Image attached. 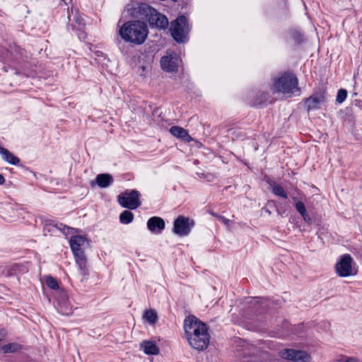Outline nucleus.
<instances>
[{
	"label": "nucleus",
	"instance_id": "f257e3e1",
	"mask_svg": "<svg viewBox=\"0 0 362 362\" xmlns=\"http://www.w3.org/2000/svg\"><path fill=\"white\" fill-rule=\"evenodd\" d=\"M184 329L190 346L199 351L207 348L210 337L206 324L194 316H189L184 321Z\"/></svg>",
	"mask_w": 362,
	"mask_h": 362
},
{
	"label": "nucleus",
	"instance_id": "f03ea898",
	"mask_svg": "<svg viewBox=\"0 0 362 362\" xmlns=\"http://www.w3.org/2000/svg\"><path fill=\"white\" fill-rule=\"evenodd\" d=\"M127 10L132 17L146 19L151 25L160 29L168 25L167 17L146 4H132L127 6Z\"/></svg>",
	"mask_w": 362,
	"mask_h": 362
},
{
	"label": "nucleus",
	"instance_id": "7ed1b4c3",
	"mask_svg": "<svg viewBox=\"0 0 362 362\" xmlns=\"http://www.w3.org/2000/svg\"><path fill=\"white\" fill-rule=\"evenodd\" d=\"M146 24L141 21H129L126 22L119 30L122 39L127 42L135 45L143 44L148 35Z\"/></svg>",
	"mask_w": 362,
	"mask_h": 362
},
{
	"label": "nucleus",
	"instance_id": "20e7f679",
	"mask_svg": "<svg viewBox=\"0 0 362 362\" xmlns=\"http://www.w3.org/2000/svg\"><path fill=\"white\" fill-rule=\"evenodd\" d=\"M298 80L297 77L291 73H284L274 81V89L284 94L298 92Z\"/></svg>",
	"mask_w": 362,
	"mask_h": 362
},
{
	"label": "nucleus",
	"instance_id": "39448f33",
	"mask_svg": "<svg viewBox=\"0 0 362 362\" xmlns=\"http://www.w3.org/2000/svg\"><path fill=\"white\" fill-rule=\"evenodd\" d=\"M189 28L187 19L180 16L171 22L170 31L173 39L177 42H182L187 38Z\"/></svg>",
	"mask_w": 362,
	"mask_h": 362
},
{
	"label": "nucleus",
	"instance_id": "423d86ee",
	"mask_svg": "<svg viewBox=\"0 0 362 362\" xmlns=\"http://www.w3.org/2000/svg\"><path fill=\"white\" fill-rule=\"evenodd\" d=\"M140 193L136 189L126 191L118 196L119 204L124 208L136 209L140 205Z\"/></svg>",
	"mask_w": 362,
	"mask_h": 362
},
{
	"label": "nucleus",
	"instance_id": "0eeeda50",
	"mask_svg": "<svg viewBox=\"0 0 362 362\" xmlns=\"http://www.w3.org/2000/svg\"><path fill=\"white\" fill-rule=\"evenodd\" d=\"M195 223L193 219L184 216H179L173 223V233L179 236L188 235L192 228L194 226Z\"/></svg>",
	"mask_w": 362,
	"mask_h": 362
},
{
	"label": "nucleus",
	"instance_id": "6e6552de",
	"mask_svg": "<svg viewBox=\"0 0 362 362\" xmlns=\"http://www.w3.org/2000/svg\"><path fill=\"white\" fill-rule=\"evenodd\" d=\"M352 263L353 258L350 255H342L335 266L338 275L343 277L354 275L356 272L352 268Z\"/></svg>",
	"mask_w": 362,
	"mask_h": 362
},
{
	"label": "nucleus",
	"instance_id": "1a4fd4ad",
	"mask_svg": "<svg viewBox=\"0 0 362 362\" xmlns=\"http://www.w3.org/2000/svg\"><path fill=\"white\" fill-rule=\"evenodd\" d=\"M282 358L293 362H310V356L305 351L294 349H284L279 352Z\"/></svg>",
	"mask_w": 362,
	"mask_h": 362
},
{
	"label": "nucleus",
	"instance_id": "9d476101",
	"mask_svg": "<svg viewBox=\"0 0 362 362\" xmlns=\"http://www.w3.org/2000/svg\"><path fill=\"white\" fill-rule=\"evenodd\" d=\"M178 57L175 52L167 54L161 58L160 64L162 69L168 72L177 71Z\"/></svg>",
	"mask_w": 362,
	"mask_h": 362
},
{
	"label": "nucleus",
	"instance_id": "9b49d317",
	"mask_svg": "<svg viewBox=\"0 0 362 362\" xmlns=\"http://www.w3.org/2000/svg\"><path fill=\"white\" fill-rule=\"evenodd\" d=\"M74 258L78 267L77 275L81 278V281H82L89 274L87 267V259L84 254L74 255Z\"/></svg>",
	"mask_w": 362,
	"mask_h": 362
},
{
	"label": "nucleus",
	"instance_id": "f8f14e48",
	"mask_svg": "<svg viewBox=\"0 0 362 362\" xmlns=\"http://www.w3.org/2000/svg\"><path fill=\"white\" fill-rule=\"evenodd\" d=\"M165 221L163 218L158 216L150 218L147 221L148 229L156 234H160L165 228Z\"/></svg>",
	"mask_w": 362,
	"mask_h": 362
},
{
	"label": "nucleus",
	"instance_id": "ddd939ff",
	"mask_svg": "<svg viewBox=\"0 0 362 362\" xmlns=\"http://www.w3.org/2000/svg\"><path fill=\"white\" fill-rule=\"evenodd\" d=\"M325 97L324 92L313 94L305 100V105L308 111L310 110H316L320 107L322 103L325 102Z\"/></svg>",
	"mask_w": 362,
	"mask_h": 362
},
{
	"label": "nucleus",
	"instance_id": "4468645a",
	"mask_svg": "<svg viewBox=\"0 0 362 362\" xmlns=\"http://www.w3.org/2000/svg\"><path fill=\"white\" fill-rule=\"evenodd\" d=\"M86 238L82 235H74L70 239V247L74 255L84 254L81 247L84 245Z\"/></svg>",
	"mask_w": 362,
	"mask_h": 362
},
{
	"label": "nucleus",
	"instance_id": "2eb2a0df",
	"mask_svg": "<svg viewBox=\"0 0 362 362\" xmlns=\"http://www.w3.org/2000/svg\"><path fill=\"white\" fill-rule=\"evenodd\" d=\"M170 132L174 136L181 139L184 141L189 142L192 140L188 132L181 127L173 126L170 129Z\"/></svg>",
	"mask_w": 362,
	"mask_h": 362
},
{
	"label": "nucleus",
	"instance_id": "dca6fc26",
	"mask_svg": "<svg viewBox=\"0 0 362 362\" xmlns=\"http://www.w3.org/2000/svg\"><path fill=\"white\" fill-rule=\"evenodd\" d=\"M0 155L3 160L10 164L17 165L20 163V159L11 153L8 149L0 146Z\"/></svg>",
	"mask_w": 362,
	"mask_h": 362
},
{
	"label": "nucleus",
	"instance_id": "f3484780",
	"mask_svg": "<svg viewBox=\"0 0 362 362\" xmlns=\"http://www.w3.org/2000/svg\"><path fill=\"white\" fill-rule=\"evenodd\" d=\"M95 182L99 187L106 188L113 182V178L110 174H99L95 178Z\"/></svg>",
	"mask_w": 362,
	"mask_h": 362
},
{
	"label": "nucleus",
	"instance_id": "a211bd4d",
	"mask_svg": "<svg viewBox=\"0 0 362 362\" xmlns=\"http://www.w3.org/2000/svg\"><path fill=\"white\" fill-rule=\"evenodd\" d=\"M141 348L146 354L156 355L158 354V348L151 341H144L141 344Z\"/></svg>",
	"mask_w": 362,
	"mask_h": 362
},
{
	"label": "nucleus",
	"instance_id": "6ab92c4d",
	"mask_svg": "<svg viewBox=\"0 0 362 362\" xmlns=\"http://www.w3.org/2000/svg\"><path fill=\"white\" fill-rule=\"evenodd\" d=\"M1 351L4 354H8V353H16L18 351H20L22 349V345L18 344V343H9L5 345H3L1 347Z\"/></svg>",
	"mask_w": 362,
	"mask_h": 362
},
{
	"label": "nucleus",
	"instance_id": "aec40b11",
	"mask_svg": "<svg viewBox=\"0 0 362 362\" xmlns=\"http://www.w3.org/2000/svg\"><path fill=\"white\" fill-rule=\"evenodd\" d=\"M267 99H268L267 93H263V92L257 93L253 100L252 105H255V106L262 105L264 103L267 102Z\"/></svg>",
	"mask_w": 362,
	"mask_h": 362
},
{
	"label": "nucleus",
	"instance_id": "412c9836",
	"mask_svg": "<svg viewBox=\"0 0 362 362\" xmlns=\"http://www.w3.org/2000/svg\"><path fill=\"white\" fill-rule=\"evenodd\" d=\"M134 214L130 211L125 210L119 215V221L123 224H128L132 222Z\"/></svg>",
	"mask_w": 362,
	"mask_h": 362
},
{
	"label": "nucleus",
	"instance_id": "4be33fe9",
	"mask_svg": "<svg viewBox=\"0 0 362 362\" xmlns=\"http://www.w3.org/2000/svg\"><path fill=\"white\" fill-rule=\"evenodd\" d=\"M144 317L150 324L153 325L158 320V316L155 310H148L144 313Z\"/></svg>",
	"mask_w": 362,
	"mask_h": 362
},
{
	"label": "nucleus",
	"instance_id": "5701e85b",
	"mask_svg": "<svg viewBox=\"0 0 362 362\" xmlns=\"http://www.w3.org/2000/svg\"><path fill=\"white\" fill-rule=\"evenodd\" d=\"M272 192L278 197H280L284 199H287V193L285 192L284 189L279 185L274 184L272 185Z\"/></svg>",
	"mask_w": 362,
	"mask_h": 362
},
{
	"label": "nucleus",
	"instance_id": "b1692460",
	"mask_svg": "<svg viewBox=\"0 0 362 362\" xmlns=\"http://www.w3.org/2000/svg\"><path fill=\"white\" fill-rule=\"evenodd\" d=\"M347 97V91L345 89L341 88L338 90L336 101L341 104L342 103Z\"/></svg>",
	"mask_w": 362,
	"mask_h": 362
},
{
	"label": "nucleus",
	"instance_id": "393cba45",
	"mask_svg": "<svg viewBox=\"0 0 362 362\" xmlns=\"http://www.w3.org/2000/svg\"><path fill=\"white\" fill-rule=\"evenodd\" d=\"M47 286L52 289H57L59 288V285L55 279L52 276H48L45 279Z\"/></svg>",
	"mask_w": 362,
	"mask_h": 362
},
{
	"label": "nucleus",
	"instance_id": "a878e982",
	"mask_svg": "<svg viewBox=\"0 0 362 362\" xmlns=\"http://www.w3.org/2000/svg\"><path fill=\"white\" fill-rule=\"evenodd\" d=\"M295 207L297 211L302 216L304 215L307 211L305 206L303 202L298 201L296 202Z\"/></svg>",
	"mask_w": 362,
	"mask_h": 362
},
{
	"label": "nucleus",
	"instance_id": "bb28decb",
	"mask_svg": "<svg viewBox=\"0 0 362 362\" xmlns=\"http://www.w3.org/2000/svg\"><path fill=\"white\" fill-rule=\"evenodd\" d=\"M21 266L15 264L7 270V276L16 275L20 271Z\"/></svg>",
	"mask_w": 362,
	"mask_h": 362
},
{
	"label": "nucleus",
	"instance_id": "cd10ccee",
	"mask_svg": "<svg viewBox=\"0 0 362 362\" xmlns=\"http://www.w3.org/2000/svg\"><path fill=\"white\" fill-rule=\"evenodd\" d=\"M334 362H358V360L356 358L346 356L337 359Z\"/></svg>",
	"mask_w": 362,
	"mask_h": 362
},
{
	"label": "nucleus",
	"instance_id": "c85d7f7f",
	"mask_svg": "<svg viewBox=\"0 0 362 362\" xmlns=\"http://www.w3.org/2000/svg\"><path fill=\"white\" fill-rule=\"evenodd\" d=\"M243 357H244V360L243 361V362H255V359L253 358L254 357L253 356H250V358H247L246 355L247 354V353L246 352V350H243V353L241 354Z\"/></svg>",
	"mask_w": 362,
	"mask_h": 362
},
{
	"label": "nucleus",
	"instance_id": "c756f323",
	"mask_svg": "<svg viewBox=\"0 0 362 362\" xmlns=\"http://www.w3.org/2000/svg\"><path fill=\"white\" fill-rule=\"evenodd\" d=\"M303 218V221L309 224L311 223V218L310 216L308 215V212H306L304 215L301 216Z\"/></svg>",
	"mask_w": 362,
	"mask_h": 362
},
{
	"label": "nucleus",
	"instance_id": "7c9ffc66",
	"mask_svg": "<svg viewBox=\"0 0 362 362\" xmlns=\"http://www.w3.org/2000/svg\"><path fill=\"white\" fill-rule=\"evenodd\" d=\"M5 182V179L1 174H0V185H3Z\"/></svg>",
	"mask_w": 362,
	"mask_h": 362
},
{
	"label": "nucleus",
	"instance_id": "2f4dec72",
	"mask_svg": "<svg viewBox=\"0 0 362 362\" xmlns=\"http://www.w3.org/2000/svg\"><path fill=\"white\" fill-rule=\"evenodd\" d=\"M254 349H255V347H254L253 346H250V347L249 348V351H250V352L252 350L253 351Z\"/></svg>",
	"mask_w": 362,
	"mask_h": 362
},
{
	"label": "nucleus",
	"instance_id": "473e14b6",
	"mask_svg": "<svg viewBox=\"0 0 362 362\" xmlns=\"http://www.w3.org/2000/svg\"><path fill=\"white\" fill-rule=\"evenodd\" d=\"M265 211H266L268 214H271V211H270L269 209H265Z\"/></svg>",
	"mask_w": 362,
	"mask_h": 362
},
{
	"label": "nucleus",
	"instance_id": "72a5a7b5",
	"mask_svg": "<svg viewBox=\"0 0 362 362\" xmlns=\"http://www.w3.org/2000/svg\"><path fill=\"white\" fill-rule=\"evenodd\" d=\"M293 202L296 203V202H298L296 197H293Z\"/></svg>",
	"mask_w": 362,
	"mask_h": 362
}]
</instances>
